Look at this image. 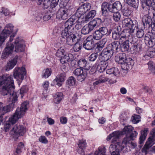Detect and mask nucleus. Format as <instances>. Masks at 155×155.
<instances>
[{
	"label": "nucleus",
	"mask_w": 155,
	"mask_h": 155,
	"mask_svg": "<svg viewBox=\"0 0 155 155\" xmlns=\"http://www.w3.org/2000/svg\"><path fill=\"white\" fill-rule=\"evenodd\" d=\"M24 144L21 142L19 143L16 149V152L18 154L20 153L21 152V150L24 147Z\"/></svg>",
	"instance_id": "13d9d810"
},
{
	"label": "nucleus",
	"mask_w": 155,
	"mask_h": 155,
	"mask_svg": "<svg viewBox=\"0 0 155 155\" xmlns=\"http://www.w3.org/2000/svg\"><path fill=\"white\" fill-rule=\"evenodd\" d=\"M78 64L81 68H83L87 70H88L89 69L88 66L87 61L85 59L82 58L80 60L78 61Z\"/></svg>",
	"instance_id": "473e14b6"
},
{
	"label": "nucleus",
	"mask_w": 155,
	"mask_h": 155,
	"mask_svg": "<svg viewBox=\"0 0 155 155\" xmlns=\"http://www.w3.org/2000/svg\"><path fill=\"white\" fill-rule=\"evenodd\" d=\"M64 51L63 49L60 48L57 51L56 54V56L61 58L64 54Z\"/></svg>",
	"instance_id": "5fc2aeb1"
},
{
	"label": "nucleus",
	"mask_w": 155,
	"mask_h": 155,
	"mask_svg": "<svg viewBox=\"0 0 155 155\" xmlns=\"http://www.w3.org/2000/svg\"><path fill=\"white\" fill-rule=\"evenodd\" d=\"M73 74L77 77L78 79L81 81H83L87 76L86 72L85 71H84L81 68L76 69L74 71Z\"/></svg>",
	"instance_id": "2eb2a0df"
},
{
	"label": "nucleus",
	"mask_w": 155,
	"mask_h": 155,
	"mask_svg": "<svg viewBox=\"0 0 155 155\" xmlns=\"http://www.w3.org/2000/svg\"><path fill=\"white\" fill-rule=\"evenodd\" d=\"M153 0H141L143 9L147 11V14L149 13V10L151 8L152 1Z\"/></svg>",
	"instance_id": "4be33fe9"
},
{
	"label": "nucleus",
	"mask_w": 155,
	"mask_h": 155,
	"mask_svg": "<svg viewBox=\"0 0 155 155\" xmlns=\"http://www.w3.org/2000/svg\"><path fill=\"white\" fill-rule=\"evenodd\" d=\"M112 12L114 13L113 16V19L116 22L119 21L121 17L120 13L118 12Z\"/></svg>",
	"instance_id": "8fccbe9b"
},
{
	"label": "nucleus",
	"mask_w": 155,
	"mask_h": 155,
	"mask_svg": "<svg viewBox=\"0 0 155 155\" xmlns=\"http://www.w3.org/2000/svg\"><path fill=\"white\" fill-rule=\"evenodd\" d=\"M121 134L118 131L113 132L110 134L107 137L106 140L107 141L111 140L112 143H115L119 139Z\"/></svg>",
	"instance_id": "a211bd4d"
},
{
	"label": "nucleus",
	"mask_w": 155,
	"mask_h": 155,
	"mask_svg": "<svg viewBox=\"0 0 155 155\" xmlns=\"http://www.w3.org/2000/svg\"><path fill=\"white\" fill-rule=\"evenodd\" d=\"M18 56H16L12 60L10 61L7 63L6 70L8 71L12 69L16 64L17 62Z\"/></svg>",
	"instance_id": "cd10ccee"
},
{
	"label": "nucleus",
	"mask_w": 155,
	"mask_h": 155,
	"mask_svg": "<svg viewBox=\"0 0 155 155\" xmlns=\"http://www.w3.org/2000/svg\"><path fill=\"white\" fill-rule=\"evenodd\" d=\"M144 11H145V14L146 15H145L143 16L142 18V22L143 24V25L144 27H150L151 23H152L151 18L150 16L148 15V14H149V12L147 14V11L145 10H144Z\"/></svg>",
	"instance_id": "393cba45"
},
{
	"label": "nucleus",
	"mask_w": 155,
	"mask_h": 155,
	"mask_svg": "<svg viewBox=\"0 0 155 155\" xmlns=\"http://www.w3.org/2000/svg\"><path fill=\"white\" fill-rule=\"evenodd\" d=\"M138 28V25L136 21H134L132 24H131L130 27L129 28V29L126 30V31H128L130 35L134 32V31L136 30L137 31Z\"/></svg>",
	"instance_id": "72a5a7b5"
},
{
	"label": "nucleus",
	"mask_w": 155,
	"mask_h": 155,
	"mask_svg": "<svg viewBox=\"0 0 155 155\" xmlns=\"http://www.w3.org/2000/svg\"><path fill=\"white\" fill-rule=\"evenodd\" d=\"M103 36L106 35L108 32V29L106 27H102L98 30Z\"/></svg>",
	"instance_id": "603ef678"
},
{
	"label": "nucleus",
	"mask_w": 155,
	"mask_h": 155,
	"mask_svg": "<svg viewBox=\"0 0 155 155\" xmlns=\"http://www.w3.org/2000/svg\"><path fill=\"white\" fill-rule=\"evenodd\" d=\"M101 22V20L99 18H96L90 21L88 25L83 27L81 30V33L84 35L89 34L94 28L98 27Z\"/></svg>",
	"instance_id": "20e7f679"
},
{
	"label": "nucleus",
	"mask_w": 155,
	"mask_h": 155,
	"mask_svg": "<svg viewBox=\"0 0 155 155\" xmlns=\"http://www.w3.org/2000/svg\"><path fill=\"white\" fill-rule=\"evenodd\" d=\"M137 134V133L134 131L130 134L128 137H125L122 143L118 142L114 145L111 144L109 148L111 155H120V151L122 150L126 144L130 143L131 140H134Z\"/></svg>",
	"instance_id": "f03ea898"
},
{
	"label": "nucleus",
	"mask_w": 155,
	"mask_h": 155,
	"mask_svg": "<svg viewBox=\"0 0 155 155\" xmlns=\"http://www.w3.org/2000/svg\"><path fill=\"white\" fill-rule=\"evenodd\" d=\"M73 9V7L72 6L69 7L68 8H60L56 14L57 18L59 19L61 18L64 20L66 19L71 15Z\"/></svg>",
	"instance_id": "39448f33"
},
{
	"label": "nucleus",
	"mask_w": 155,
	"mask_h": 155,
	"mask_svg": "<svg viewBox=\"0 0 155 155\" xmlns=\"http://www.w3.org/2000/svg\"><path fill=\"white\" fill-rule=\"evenodd\" d=\"M28 90V87L26 86H23L20 89V94L21 98L23 97L24 94L27 92Z\"/></svg>",
	"instance_id": "864d4df0"
},
{
	"label": "nucleus",
	"mask_w": 155,
	"mask_h": 155,
	"mask_svg": "<svg viewBox=\"0 0 155 155\" xmlns=\"http://www.w3.org/2000/svg\"><path fill=\"white\" fill-rule=\"evenodd\" d=\"M122 6L119 1L115 2L112 5H110L109 11L110 12H117L122 8Z\"/></svg>",
	"instance_id": "412c9836"
},
{
	"label": "nucleus",
	"mask_w": 155,
	"mask_h": 155,
	"mask_svg": "<svg viewBox=\"0 0 155 155\" xmlns=\"http://www.w3.org/2000/svg\"><path fill=\"white\" fill-rule=\"evenodd\" d=\"M96 11L95 10L90 11L85 16V21H88L92 19L95 16Z\"/></svg>",
	"instance_id": "f704fd0d"
},
{
	"label": "nucleus",
	"mask_w": 155,
	"mask_h": 155,
	"mask_svg": "<svg viewBox=\"0 0 155 155\" xmlns=\"http://www.w3.org/2000/svg\"><path fill=\"white\" fill-rule=\"evenodd\" d=\"M110 45V49L114 53H116L120 50V45L118 41L113 42Z\"/></svg>",
	"instance_id": "a878e982"
},
{
	"label": "nucleus",
	"mask_w": 155,
	"mask_h": 155,
	"mask_svg": "<svg viewBox=\"0 0 155 155\" xmlns=\"http://www.w3.org/2000/svg\"><path fill=\"white\" fill-rule=\"evenodd\" d=\"M11 124H12L11 121H9V122H7L5 124V125L4 127V130H5V131L7 132L9 129V128L11 127Z\"/></svg>",
	"instance_id": "680f3d73"
},
{
	"label": "nucleus",
	"mask_w": 155,
	"mask_h": 155,
	"mask_svg": "<svg viewBox=\"0 0 155 155\" xmlns=\"http://www.w3.org/2000/svg\"><path fill=\"white\" fill-rule=\"evenodd\" d=\"M26 128L24 125L17 124L14 126L11 130L10 134L12 135H23L26 132Z\"/></svg>",
	"instance_id": "0eeeda50"
},
{
	"label": "nucleus",
	"mask_w": 155,
	"mask_h": 155,
	"mask_svg": "<svg viewBox=\"0 0 155 155\" xmlns=\"http://www.w3.org/2000/svg\"><path fill=\"white\" fill-rule=\"evenodd\" d=\"M153 28L155 29L154 34L146 35L145 37V41L147 45L151 48L155 45V21L153 22Z\"/></svg>",
	"instance_id": "ddd939ff"
},
{
	"label": "nucleus",
	"mask_w": 155,
	"mask_h": 155,
	"mask_svg": "<svg viewBox=\"0 0 155 155\" xmlns=\"http://www.w3.org/2000/svg\"><path fill=\"white\" fill-rule=\"evenodd\" d=\"M113 52L110 49L109 47L104 49L102 51L101 55L99 57L101 61H110V59L112 56Z\"/></svg>",
	"instance_id": "9d476101"
},
{
	"label": "nucleus",
	"mask_w": 155,
	"mask_h": 155,
	"mask_svg": "<svg viewBox=\"0 0 155 155\" xmlns=\"http://www.w3.org/2000/svg\"><path fill=\"white\" fill-rule=\"evenodd\" d=\"M67 83L69 86H73L75 83V79L73 77L71 76L67 80Z\"/></svg>",
	"instance_id": "09e8293b"
},
{
	"label": "nucleus",
	"mask_w": 155,
	"mask_h": 155,
	"mask_svg": "<svg viewBox=\"0 0 155 155\" xmlns=\"http://www.w3.org/2000/svg\"><path fill=\"white\" fill-rule=\"evenodd\" d=\"M70 60L69 55H65L61 57L60 59V61L62 64H63L68 62Z\"/></svg>",
	"instance_id": "49530a36"
},
{
	"label": "nucleus",
	"mask_w": 155,
	"mask_h": 155,
	"mask_svg": "<svg viewBox=\"0 0 155 155\" xmlns=\"http://www.w3.org/2000/svg\"><path fill=\"white\" fill-rule=\"evenodd\" d=\"M15 51L16 52L23 51L25 50V45L23 41H21L19 38H16L15 42Z\"/></svg>",
	"instance_id": "4468645a"
},
{
	"label": "nucleus",
	"mask_w": 155,
	"mask_h": 155,
	"mask_svg": "<svg viewBox=\"0 0 155 155\" xmlns=\"http://www.w3.org/2000/svg\"><path fill=\"white\" fill-rule=\"evenodd\" d=\"M50 0H44L43 4V7L44 9L47 8L51 5Z\"/></svg>",
	"instance_id": "4d7b16f0"
},
{
	"label": "nucleus",
	"mask_w": 155,
	"mask_h": 155,
	"mask_svg": "<svg viewBox=\"0 0 155 155\" xmlns=\"http://www.w3.org/2000/svg\"><path fill=\"white\" fill-rule=\"evenodd\" d=\"M137 31V38H140L143 36L144 32L143 29L138 30Z\"/></svg>",
	"instance_id": "052dcab7"
},
{
	"label": "nucleus",
	"mask_w": 155,
	"mask_h": 155,
	"mask_svg": "<svg viewBox=\"0 0 155 155\" xmlns=\"http://www.w3.org/2000/svg\"><path fill=\"white\" fill-rule=\"evenodd\" d=\"M77 17L72 15L65 23V28L62 31L61 34L63 36L67 35L66 33H73L74 31V25L77 21Z\"/></svg>",
	"instance_id": "7ed1b4c3"
},
{
	"label": "nucleus",
	"mask_w": 155,
	"mask_h": 155,
	"mask_svg": "<svg viewBox=\"0 0 155 155\" xmlns=\"http://www.w3.org/2000/svg\"><path fill=\"white\" fill-rule=\"evenodd\" d=\"M39 141L43 143H48V140L45 136H41L39 138Z\"/></svg>",
	"instance_id": "338daca9"
},
{
	"label": "nucleus",
	"mask_w": 155,
	"mask_h": 155,
	"mask_svg": "<svg viewBox=\"0 0 155 155\" xmlns=\"http://www.w3.org/2000/svg\"><path fill=\"white\" fill-rule=\"evenodd\" d=\"M14 46L11 43H8L7 44L4 51L2 53V55L5 57L7 58L9 54H12L13 51Z\"/></svg>",
	"instance_id": "5701e85b"
},
{
	"label": "nucleus",
	"mask_w": 155,
	"mask_h": 155,
	"mask_svg": "<svg viewBox=\"0 0 155 155\" xmlns=\"http://www.w3.org/2000/svg\"><path fill=\"white\" fill-rule=\"evenodd\" d=\"M97 53H93L89 56L88 59L90 61H94L97 59Z\"/></svg>",
	"instance_id": "6e6d98bb"
},
{
	"label": "nucleus",
	"mask_w": 155,
	"mask_h": 155,
	"mask_svg": "<svg viewBox=\"0 0 155 155\" xmlns=\"http://www.w3.org/2000/svg\"><path fill=\"white\" fill-rule=\"evenodd\" d=\"M120 72L118 69L117 68H113V70L112 74L115 76H119Z\"/></svg>",
	"instance_id": "69168bd1"
},
{
	"label": "nucleus",
	"mask_w": 155,
	"mask_h": 155,
	"mask_svg": "<svg viewBox=\"0 0 155 155\" xmlns=\"http://www.w3.org/2000/svg\"><path fill=\"white\" fill-rule=\"evenodd\" d=\"M28 107L29 102L28 101H25L22 103L21 107L19 108L26 112Z\"/></svg>",
	"instance_id": "de8ad7c7"
},
{
	"label": "nucleus",
	"mask_w": 155,
	"mask_h": 155,
	"mask_svg": "<svg viewBox=\"0 0 155 155\" xmlns=\"http://www.w3.org/2000/svg\"><path fill=\"white\" fill-rule=\"evenodd\" d=\"M79 148L78 150V152L81 155H85L84 150L87 146L86 141L84 140H80L78 144Z\"/></svg>",
	"instance_id": "aec40b11"
},
{
	"label": "nucleus",
	"mask_w": 155,
	"mask_h": 155,
	"mask_svg": "<svg viewBox=\"0 0 155 155\" xmlns=\"http://www.w3.org/2000/svg\"><path fill=\"white\" fill-rule=\"evenodd\" d=\"M134 64V61L131 58H128L126 61L121 64V66L123 69L127 71L131 69Z\"/></svg>",
	"instance_id": "f3484780"
},
{
	"label": "nucleus",
	"mask_w": 155,
	"mask_h": 155,
	"mask_svg": "<svg viewBox=\"0 0 155 155\" xmlns=\"http://www.w3.org/2000/svg\"><path fill=\"white\" fill-rule=\"evenodd\" d=\"M148 131V129L146 128L144 130L141 131V134L140 137L139 143L140 144H142L145 139L147 134V132Z\"/></svg>",
	"instance_id": "c9c22d12"
},
{
	"label": "nucleus",
	"mask_w": 155,
	"mask_h": 155,
	"mask_svg": "<svg viewBox=\"0 0 155 155\" xmlns=\"http://www.w3.org/2000/svg\"><path fill=\"white\" fill-rule=\"evenodd\" d=\"M59 0H52L50 6L52 8L55 7L58 4Z\"/></svg>",
	"instance_id": "0e129e2a"
},
{
	"label": "nucleus",
	"mask_w": 155,
	"mask_h": 155,
	"mask_svg": "<svg viewBox=\"0 0 155 155\" xmlns=\"http://www.w3.org/2000/svg\"><path fill=\"white\" fill-rule=\"evenodd\" d=\"M82 46V43L79 40L78 41L75 43L73 46V48L74 51L75 52L79 51L81 49Z\"/></svg>",
	"instance_id": "a19ab883"
},
{
	"label": "nucleus",
	"mask_w": 155,
	"mask_h": 155,
	"mask_svg": "<svg viewBox=\"0 0 155 155\" xmlns=\"http://www.w3.org/2000/svg\"><path fill=\"white\" fill-rule=\"evenodd\" d=\"M130 35H127H127H124L123 36H120V38H119V41H118L120 43V42H122L125 41L126 40L127 38L128 37H130Z\"/></svg>",
	"instance_id": "e2e57ef3"
},
{
	"label": "nucleus",
	"mask_w": 155,
	"mask_h": 155,
	"mask_svg": "<svg viewBox=\"0 0 155 155\" xmlns=\"http://www.w3.org/2000/svg\"><path fill=\"white\" fill-rule=\"evenodd\" d=\"M155 57V50L151 49L147 51L146 54L143 56V60H148L150 58H153Z\"/></svg>",
	"instance_id": "c756f323"
},
{
	"label": "nucleus",
	"mask_w": 155,
	"mask_h": 155,
	"mask_svg": "<svg viewBox=\"0 0 155 155\" xmlns=\"http://www.w3.org/2000/svg\"><path fill=\"white\" fill-rule=\"evenodd\" d=\"M1 13L4 14L5 15L7 16L9 15L10 12L8 10L7 8L2 7V11Z\"/></svg>",
	"instance_id": "774afa93"
},
{
	"label": "nucleus",
	"mask_w": 155,
	"mask_h": 155,
	"mask_svg": "<svg viewBox=\"0 0 155 155\" xmlns=\"http://www.w3.org/2000/svg\"><path fill=\"white\" fill-rule=\"evenodd\" d=\"M122 11L123 15L125 16H128L131 13V10L127 7L123 8Z\"/></svg>",
	"instance_id": "a18cd8bd"
},
{
	"label": "nucleus",
	"mask_w": 155,
	"mask_h": 155,
	"mask_svg": "<svg viewBox=\"0 0 155 155\" xmlns=\"http://www.w3.org/2000/svg\"><path fill=\"white\" fill-rule=\"evenodd\" d=\"M108 79V78L105 76V74H102L99 77L96 81L94 82L93 84L94 86L98 85L99 84L106 82Z\"/></svg>",
	"instance_id": "c85d7f7f"
},
{
	"label": "nucleus",
	"mask_w": 155,
	"mask_h": 155,
	"mask_svg": "<svg viewBox=\"0 0 155 155\" xmlns=\"http://www.w3.org/2000/svg\"><path fill=\"white\" fill-rule=\"evenodd\" d=\"M133 129V127L131 126H128L125 127L123 130V132L126 135L125 137H128L129 135L132 132Z\"/></svg>",
	"instance_id": "58836bf2"
},
{
	"label": "nucleus",
	"mask_w": 155,
	"mask_h": 155,
	"mask_svg": "<svg viewBox=\"0 0 155 155\" xmlns=\"http://www.w3.org/2000/svg\"><path fill=\"white\" fill-rule=\"evenodd\" d=\"M73 33H66L67 35L65 36H63L61 34V37L64 38H66V42L67 44L72 45L75 43L79 40L80 37L78 35H75L73 34Z\"/></svg>",
	"instance_id": "423d86ee"
},
{
	"label": "nucleus",
	"mask_w": 155,
	"mask_h": 155,
	"mask_svg": "<svg viewBox=\"0 0 155 155\" xmlns=\"http://www.w3.org/2000/svg\"><path fill=\"white\" fill-rule=\"evenodd\" d=\"M92 37V38H93L96 40H98L101 39L103 36L97 30L96 31L93 33V36Z\"/></svg>",
	"instance_id": "c03bdc74"
},
{
	"label": "nucleus",
	"mask_w": 155,
	"mask_h": 155,
	"mask_svg": "<svg viewBox=\"0 0 155 155\" xmlns=\"http://www.w3.org/2000/svg\"><path fill=\"white\" fill-rule=\"evenodd\" d=\"M140 117L139 115H135L131 117L132 121L134 124H137L140 121Z\"/></svg>",
	"instance_id": "3c124183"
},
{
	"label": "nucleus",
	"mask_w": 155,
	"mask_h": 155,
	"mask_svg": "<svg viewBox=\"0 0 155 155\" xmlns=\"http://www.w3.org/2000/svg\"><path fill=\"white\" fill-rule=\"evenodd\" d=\"M127 58L126 54L124 53H119L115 56V61L121 65L127 60Z\"/></svg>",
	"instance_id": "bb28decb"
},
{
	"label": "nucleus",
	"mask_w": 155,
	"mask_h": 155,
	"mask_svg": "<svg viewBox=\"0 0 155 155\" xmlns=\"http://www.w3.org/2000/svg\"><path fill=\"white\" fill-rule=\"evenodd\" d=\"M107 41L106 38H104L102 39L98 43V47H101V48H103L104 47V45L106 44Z\"/></svg>",
	"instance_id": "bf43d9fd"
},
{
	"label": "nucleus",
	"mask_w": 155,
	"mask_h": 155,
	"mask_svg": "<svg viewBox=\"0 0 155 155\" xmlns=\"http://www.w3.org/2000/svg\"><path fill=\"white\" fill-rule=\"evenodd\" d=\"M110 61H101L99 59L95 63L97 66V69L100 72H103L107 67L110 65Z\"/></svg>",
	"instance_id": "9b49d317"
},
{
	"label": "nucleus",
	"mask_w": 155,
	"mask_h": 155,
	"mask_svg": "<svg viewBox=\"0 0 155 155\" xmlns=\"http://www.w3.org/2000/svg\"><path fill=\"white\" fill-rule=\"evenodd\" d=\"M63 98V94L61 92H57L53 95V101L56 104H59Z\"/></svg>",
	"instance_id": "7c9ffc66"
},
{
	"label": "nucleus",
	"mask_w": 155,
	"mask_h": 155,
	"mask_svg": "<svg viewBox=\"0 0 155 155\" xmlns=\"http://www.w3.org/2000/svg\"><path fill=\"white\" fill-rule=\"evenodd\" d=\"M25 112L19 108H17L13 116L9 118V121L12 124H15L19 118L24 115Z\"/></svg>",
	"instance_id": "f8f14e48"
},
{
	"label": "nucleus",
	"mask_w": 155,
	"mask_h": 155,
	"mask_svg": "<svg viewBox=\"0 0 155 155\" xmlns=\"http://www.w3.org/2000/svg\"><path fill=\"white\" fill-rule=\"evenodd\" d=\"M129 40H127L124 41L120 45V50L122 52L127 51L130 48V44L129 42Z\"/></svg>",
	"instance_id": "2f4dec72"
},
{
	"label": "nucleus",
	"mask_w": 155,
	"mask_h": 155,
	"mask_svg": "<svg viewBox=\"0 0 155 155\" xmlns=\"http://www.w3.org/2000/svg\"><path fill=\"white\" fill-rule=\"evenodd\" d=\"M66 74L63 72L60 74H58L53 82L54 85H57L58 87L61 86L62 85V83L65 81Z\"/></svg>",
	"instance_id": "dca6fc26"
},
{
	"label": "nucleus",
	"mask_w": 155,
	"mask_h": 155,
	"mask_svg": "<svg viewBox=\"0 0 155 155\" xmlns=\"http://www.w3.org/2000/svg\"><path fill=\"white\" fill-rule=\"evenodd\" d=\"M133 21L129 18H127L123 20L122 21L123 26L124 27H130Z\"/></svg>",
	"instance_id": "e433bc0d"
},
{
	"label": "nucleus",
	"mask_w": 155,
	"mask_h": 155,
	"mask_svg": "<svg viewBox=\"0 0 155 155\" xmlns=\"http://www.w3.org/2000/svg\"><path fill=\"white\" fill-rule=\"evenodd\" d=\"M52 70L50 68H47L44 70L43 71L42 77L45 78L48 77L51 74Z\"/></svg>",
	"instance_id": "37998d69"
},
{
	"label": "nucleus",
	"mask_w": 155,
	"mask_h": 155,
	"mask_svg": "<svg viewBox=\"0 0 155 155\" xmlns=\"http://www.w3.org/2000/svg\"><path fill=\"white\" fill-rule=\"evenodd\" d=\"M106 149L105 147H99L97 150L94 155H105Z\"/></svg>",
	"instance_id": "ea45409f"
},
{
	"label": "nucleus",
	"mask_w": 155,
	"mask_h": 155,
	"mask_svg": "<svg viewBox=\"0 0 155 155\" xmlns=\"http://www.w3.org/2000/svg\"><path fill=\"white\" fill-rule=\"evenodd\" d=\"M15 88L13 77L12 75L5 74L0 76V92L3 96L8 95L9 104L3 106V104L0 102V113L4 115L12 110L18 101V96L14 91Z\"/></svg>",
	"instance_id": "f257e3e1"
},
{
	"label": "nucleus",
	"mask_w": 155,
	"mask_h": 155,
	"mask_svg": "<svg viewBox=\"0 0 155 155\" xmlns=\"http://www.w3.org/2000/svg\"><path fill=\"white\" fill-rule=\"evenodd\" d=\"M120 35L117 29H114L112 33V37L114 40H119Z\"/></svg>",
	"instance_id": "79ce46f5"
},
{
	"label": "nucleus",
	"mask_w": 155,
	"mask_h": 155,
	"mask_svg": "<svg viewBox=\"0 0 155 155\" xmlns=\"http://www.w3.org/2000/svg\"><path fill=\"white\" fill-rule=\"evenodd\" d=\"M110 8V5L107 2H103L101 5V11L103 15L105 14L108 12L109 11Z\"/></svg>",
	"instance_id": "4c0bfd02"
},
{
	"label": "nucleus",
	"mask_w": 155,
	"mask_h": 155,
	"mask_svg": "<svg viewBox=\"0 0 155 155\" xmlns=\"http://www.w3.org/2000/svg\"><path fill=\"white\" fill-rule=\"evenodd\" d=\"M91 8L90 3H86L79 7L77 9L76 13L73 15H75L78 19L80 17L81 15H84L90 10Z\"/></svg>",
	"instance_id": "6e6552de"
},
{
	"label": "nucleus",
	"mask_w": 155,
	"mask_h": 155,
	"mask_svg": "<svg viewBox=\"0 0 155 155\" xmlns=\"http://www.w3.org/2000/svg\"><path fill=\"white\" fill-rule=\"evenodd\" d=\"M93 45V40L92 36L88 37L84 41L83 47L86 49L90 50L92 48Z\"/></svg>",
	"instance_id": "6ab92c4d"
},
{
	"label": "nucleus",
	"mask_w": 155,
	"mask_h": 155,
	"mask_svg": "<svg viewBox=\"0 0 155 155\" xmlns=\"http://www.w3.org/2000/svg\"><path fill=\"white\" fill-rule=\"evenodd\" d=\"M136 39L132 38L130 42V49L131 51H134V52H138L140 48V46L138 42L136 41Z\"/></svg>",
	"instance_id": "b1692460"
},
{
	"label": "nucleus",
	"mask_w": 155,
	"mask_h": 155,
	"mask_svg": "<svg viewBox=\"0 0 155 155\" xmlns=\"http://www.w3.org/2000/svg\"><path fill=\"white\" fill-rule=\"evenodd\" d=\"M26 74L25 68L23 67L21 68H15L14 70V77L17 80L19 79L22 81Z\"/></svg>",
	"instance_id": "1a4fd4ad"
}]
</instances>
